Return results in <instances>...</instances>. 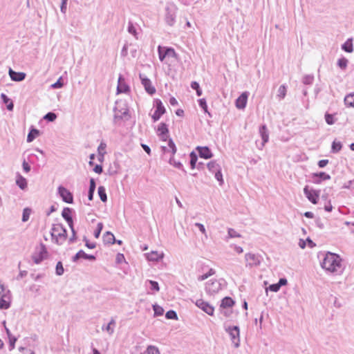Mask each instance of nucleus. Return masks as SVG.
<instances>
[{
	"instance_id": "nucleus-1",
	"label": "nucleus",
	"mask_w": 354,
	"mask_h": 354,
	"mask_svg": "<svg viewBox=\"0 0 354 354\" xmlns=\"http://www.w3.org/2000/svg\"><path fill=\"white\" fill-rule=\"evenodd\" d=\"M321 266L326 271L337 274H341L344 270L342 259L339 254L330 252L326 254L323 261L321 263Z\"/></svg>"
},
{
	"instance_id": "nucleus-2",
	"label": "nucleus",
	"mask_w": 354,
	"mask_h": 354,
	"mask_svg": "<svg viewBox=\"0 0 354 354\" xmlns=\"http://www.w3.org/2000/svg\"><path fill=\"white\" fill-rule=\"evenodd\" d=\"M50 235L53 241L55 243L61 245L66 240L67 231L62 224H53L51 228Z\"/></svg>"
},
{
	"instance_id": "nucleus-3",
	"label": "nucleus",
	"mask_w": 354,
	"mask_h": 354,
	"mask_svg": "<svg viewBox=\"0 0 354 354\" xmlns=\"http://www.w3.org/2000/svg\"><path fill=\"white\" fill-rule=\"evenodd\" d=\"M113 111L115 122L123 120L129 114L127 106L122 102H116Z\"/></svg>"
},
{
	"instance_id": "nucleus-4",
	"label": "nucleus",
	"mask_w": 354,
	"mask_h": 354,
	"mask_svg": "<svg viewBox=\"0 0 354 354\" xmlns=\"http://www.w3.org/2000/svg\"><path fill=\"white\" fill-rule=\"evenodd\" d=\"M48 252L44 243H41L39 247L35 248V251L32 256L35 263L39 264L48 257Z\"/></svg>"
},
{
	"instance_id": "nucleus-5",
	"label": "nucleus",
	"mask_w": 354,
	"mask_h": 354,
	"mask_svg": "<svg viewBox=\"0 0 354 354\" xmlns=\"http://www.w3.org/2000/svg\"><path fill=\"white\" fill-rule=\"evenodd\" d=\"M177 8L174 4L167 6L165 8V21L169 26H173L176 22Z\"/></svg>"
},
{
	"instance_id": "nucleus-6",
	"label": "nucleus",
	"mask_w": 354,
	"mask_h": 354,
	"mask_svg": "<svg viewBox=\"0 0 354 354\" xmlns=\"http://www.w3.org/2000/svg\"><path fill=\"white\" fill-rule=\"evenodd\" d=\"M245 259L246 261V266L257 267L260 266L261 263L262 257L257 254L246 253L245 254Z\"/></svg>"
},
{
	"instance_id": "nucleus-7",
	"label": "nucleus",
	"mask_w": 354,
	"mask_h": 354,
	"mask_svg": "<svg viewBox=\"0 0 354 354\" xmlns=\"http://www.w3.org/2000/svg\"><path fill=\"white\" fill-rule=\"evenodd\" d=\"M226 331L229 333L231 340L235 348L240 346L239 328L237 326H230L226 328Z\"/></svg>"
},
{
	"instance_id": "nucleus-8",
	"label": "nucleus",
	"mask_w": 354,
	"mask_h": 354,
	"mask_svg": "<svg viewBox=\"0 0 354 354\" xmlns=\"http://www.w3.org/2000/svg\"><path fill=\"white\" fill-rule=\"evenodd\" d=\"M304 193L306 198L313 203V204H317L318 203V199L319 197L320 191L319 190H315V189H310L308 186L306 185L304 188Z\"/></svg>"
},
{
	"instance_id": "nucleus-9",
	"label": "nucleus",
	"mask_w": 354,
	"mask_h": 354,
	"mask_svg": "<svg viewBox=\"0 0 354 354\" xmlns=\"http://www.w3.org/2000/svg\"><path fill=\"white\" fill-rule=\"evenodd\" d=\"M154 102L156 104V109L153 114L152 115L151 118L153 122H156L165 113L166 110L160 100L156 99Z\"/></svg>"
},
{
	"instance_id": "nucleus-10",
	"label": "nucleus",
	"mask_w": 354,
	"mask_h": 354,
	"mask_svg": "<svg viewBox=\"0 0 354 354\" xmlns=\"http://www.w3.org/2000/svg\"><path fill=\"white\" fill-rule=\"evenodd\" d=\"M58 194L64 202L69 204H72L73 203V196L72 193L64 187L59 186L58 187Z\"/></svg>"
},
{
	"instance_id": "nucleus-11",
	"label": "nucleus",
	"mask_w": 354,
	"mask_h": 354,
	"mask_svg": "<svg viewBox=\"0 0 354 354\" xmlns=\"http://www.w3.org/2000/svg\"><path fill=\"white\" fill-rule=\"evenodd\" d=\"M139 76L141 80V83L145 87L146 92L148 93L149 95L154 94L156 93V88L152 85L151 80L141 73L140 74Z\"/></svg>"
},
{
	"instance_id": "nucleus-12",
	"label": "nucleus",
	"mask_w": 354,
	"mask_h": 354,
	"mask_svg": "<svg viewBox=\"0 0 354 354\" xmlns=\"http://www.w3.org/2000/svg\"><path fill=\"white\" fill-rule=\"evenodd\" d=\"M196 305L209 315H213L214 309V307L205 302L203 299H198L196 302Z\"/></svg>"
},
{
	"instance_id": "nucleus-13",
	"label": "nucleus",
	"mask_w": 354,
	"mask_h": 354,
	"mask_svg": "<svg viewBox=\"0 0 354 354\" xmlns=\"http://www.w3.org/2000/svg\"><path fill=\"white\" fill-rule=\"evenodd\" d=\"M10 290L6 293H3L0 298V309L6 310L10 307V297L9 295Z\"/></svg>"
},
{
	"instance_id": "nucleus-14",
	"label": "nucleus",
	"mask_w": 354,
	"mask_h": 354,
	"mask_svg": "<svg viewBox=\"0 0 354 354\" xmlns=\"http://www.w3.org/2000/svg\"><path fill=\"white\" fill-rule=\"evenodd\" d=\"M259 131L262 139V142L259 147V149H261L264 147L265 144L268 142L269 132L266 124L260 126Z\"/></svg>"
},
{
	"instance_id": "nucleus-15",
	"label": "nucleus",
	"mask_w": 354,
	"mask_h": 354,
	"mask_svg": "<svg viewBox=\"0 0 354 354\" xmlns=\"http://www.w3.org/2000/svg\"><path fill=\"white\" fill-rule=\"evenodd\" d=\"M312 178L314 183L320 184L322 180H330V176L324 171H321L319 173H313Z\"/></svg>"
},
{
	"instance_id": "nucleus-16",
	"label": "nucleus",
	"mask_w": 354,
	"mask_h": 354,
	"mask_svg": "<svg viewBox=\"0 0 354 354\" xmlns=\"http://www.w3.org/2000/svg\"><path fill=\"white\" fill-rule=\"evenodd\" d=\"M201 158L204 159H209L213 156V154L208 147H197L196 148Z\"/></svg>"
},
{
	"instance_id": "nucleus-17",
	"label": "nucleus",
	"mask_w": 354,
	"mask_h": 354,
	"mask_svg": "<svg viewBox=\"0 0 354 354\" xmlns=\"http://www.w3.org/2000/svg\"><path fill=\"white\" fill-rule=\"evenodd\" d=\"M248 97V92H243L241 95L236 100V106L239 109H243L246 106L247 100Z\"/></svg>"
},
{
	"instance_id": "nucleus-18",
	"label": "nucleus",
	"mask_w": 354,
	"mask_h": 354,
	"mask_svg": "<svg viewBox=\"0 0 354 354\" xmlns=\"http://www.w3.org/2000/svg\"><path fill=\"white\" fill-rule=\"evenodd\" d=\"M9 75L12 80L15 82H21L23 81L26 78V73L23 72H16L13 71L12 68L9 69L8 71Z\"/></svg>"
},
{
	"instance_id": "nucleus-19",
	"label": "nucleus",
	"mask_w": 354,
	"mask_h": 354,
	"mask_svg": "<svg viewBox=\"0 0 354 354\" xmlns=\"http://www.w3.org/2000/svg\"><path fill=\"white\" fill-rule=\"evenodd\" d=\"M158 136L161 138V139L164 141H166L168 137L169 129L167 128V125L161 122L158 127Z\"/></svg>"
},
{
	"instance_id": "nucleus-20",
	"label": "nucleus",
	"mask_w": 354,
	"mask_h": 354,
	"mask_svg": "<svg viewBox=\"0 0 354 354\" xmlns=\"http://www.w3.org/2000/svg\"><path fill=\"white\" fill-rule=\"evenodd\" d=\"M117 91L118 93H126L129 91V86L125 83L122 75H120L118 78Z\"/></svg>"
},
{
	"instance_id": "nucleus-21",
	"label": "nucleus",
	"mask_w": 354,
	"mask_h": 354,
	"mask_svg": "<svg viewBox=\"0 0 354 354\" xmlns=\"http://www.w3.org/2000/svg\"><path fill=\"white\" fill-rule=\"evenodd\" d=\"M72 209L70 207H64L62 212V216L67 222L69 227L73 224V221L71 216Z\"/></svg>"
},
{
	"instance_id": "nucleus-22",
	"label": "nucleus",
	"mask_w": 354,
	"mask_h": 354,
	"mask_svg": "<svg viewBox=\"0 0 354 354\" xmlns=\"http://www.w3.org/2000/svg\"><path fill=\"white\" fill-rule=\"evenodd\" d=\"M146 258L150 261H158L163 258V254H159L157 251H151L145 254Z\"/></svg>"
},
{
	"instance_id": "nucleus-23",
	"label": "nucleus",
	"mask_w": 354,
	"mask_h": 354,
	"mask_svg": "<svg viewBox=\"0 0 354 354\" xmlns=\"http://www.w3.org/2000/svg\"><path fill=\"white\" fill-rule=\"evenodd\" d=\"M16 184L21 189H25L27 187V180L21 174H17Z\"/></svg>"
},
{
	"instance_id": "nucleus-24",
	"label": "nucleus",
	"mask_w": 354,
	"mask_h": 354,
	"mask_svg": "<svg viewBox=\"0 0 354 354\" xmlns=\"http://www.w3.org/2000/svg\"><path fill=\"white\" fill-rule=\"evenodd\" d=\"M103 241L104 243L113 244L115 242V239L111 232H106L103 235Z\"/></svg>"
},
{
	"instance_id": "nucleus-25",
	"label": "nucleus",
	"mask_w": 354,
	"mask_h": 354,
	"mask_svg": "<svg viewBox=\"0 0 354 354\" xmlns=\"http://www.w3.org/2000/svg\"><path fill=\"white\" fill-rule=\"evenodd\" d=\"M234 304V301L231 297H225L221 301V308H230L232 307Z\"/></svg>"
},
{
	"instance_id": "nucleus-26",
	"label": "nucleus",
	"mask_w": 354,
	"mask_h": 354,
	"mask_svg": "<svg viewBox=\"0 0 354 354\" xmlns=\"http://www.w3.org/2000/svg\"><path fill=\"white\" fill-rule=\"evenodd\" d=\"M96 184L95 181L93 178L90 179V185L88 192V198L89 201H92L93 199V195L95 190Z\"/></svg>"
},
{
	"instance_id": "nucleus-27",
	"label": "nucleus",
	"mask_w": 354,
	"mask_h": 354,
	"mask_svg": "<svg viewBox=\"0 0 354 354\" xmlns=\"http://www.w3.org/2000/svg\"><path fill=\"white\" fill-rule=\"evenodd\" d=\"M39 135V131L37 129L32 128L30 130L27 136V142H32Z\"/></svg>"
},
{
	"instance_id": "nucleus-28",
	"label": "nucleus",
	"mask_w": 354,
	"mask_h": 354,
	"mask_svg": "<svg viewBox=\"0 0 354 354\" xmlns=\"http://www.w3.org/2000/svg\"><path fill=\"white\" fill-rule=\"evenodd\" d=\"M344 104L348 107H354V93H349L345 96Z\"/></svg>"
},
{
	"instance_id": "nucleus-29",
	"label": "nucleus",
	"mask_w": 354,
	"mask_h": 354,
	"mask_svg": "<svg viewBox=\"0 0 354 354\" xmlns=\"http://www.w3.org/2000/svg\"><path fill=\"white\" fill-rule=\"evenodd\" d=\"M221 284L217 281H213L208 284L206 287L207 291L212 292H217L220 289Z\"/></svg>"
},
{
	"instance_id": "nucleus-30",
	"label": "nucleus",
	"mask_w": 354,
	"mask_h": 354,
	"mask_svg": "<svg viewBox=\"0 0 354 354\" xmlns=\"http://www.w3.org/2000/svg\"><path fill=\"white\" fill-rule=\"evenodd\" d=\"M209 171L212 173H214L216 171L221 169V166L216 162V160L210 161L207 165Z\"/></svg>"
},
{
	"instance_id": "nucleus-31",
	"label": "nucleus",
	"mask_w": 354,
	"mask_h": 354,
	"mask_svg": "<svg viewBox=\"0 0 354 354\" xmlns=\"http://www.w3.org/2000/svg\"><path fill=\"white\" fill-rule=\"evenodd\" d=\"M167 47H162L161 46H158V53L159 59L162 62L165 58L167 56L168 52L167 51Z\"/></svg>"
},
{
	"instance_id": "nucleus-32",
	"label": "nucleus",
	"mask_w": 354,
	"mask_h": 354,
	"mask_svg": "<svg viewBox=\"0 0 354 354\" xmlns=\"http://www.w3.org/2000/svg\"><path fill=\"white\" fill-rule=\"evenodd\" d=\"M342 50L347 53H352L353 50V46L351 39H348L342 46Z\"/></svg>"
},
{
	"instance_id": "nucleus-33",
	"label": "nucleus",
	"mask_w": 354,
	"mask_h": 354,
	"mask_svg": "<svg viewBox=\"0 0 354 354\" xmlns=\"http://www.w3.org/2000/svg\"><path fill=\"white\" fill-rule=\"evenodd\" d=\"M97 193H98L100 200L102 202H106L107 201V196H106V189H105L104 187L100 186L97 189Z\"/></svg>"
},
{
	"instance_id": "nucleus-34",
	"label": "nucleus",
	"mask_w": 354,
	"mask_h": 354,
	"mask_svg": "<svg viewBox=\"0 0 354 354\" xmlns=\"http://www.w3.org/2000/svg\"><path fill=\"white\" fill-rule=\"evenodd\" d=\"M287 88L285 85H281L278 89L277 97L281 100H283L286 95Z\"/></svg>"
},
{
	"instance_id": "nucleus-35",
	"label": "nucleus",
	"mask_w": 354,
	"mask_h": 354,
	"mask_svg": "<svg viewBox=\"0 0 354 354\" xmlns=\"http://www.w3.org/2000/svg\"><path fill=\"white\" fill-rule=\"evenodd\" d=\"M190 157V166L192 169H194L196 167V162L198 160V156L194 151H192L189 154Z\"/></svg>"
},
{
	"instance_id": "nucleus-36",
	"label": "nucleus",
	"mask_w": 354,
	"mask_h": 354,
	"mask_svg": "<svg viewBox=\"0 0 354 354\" xmlns=\"http://www.w3.org/2000/svg\"><path fill=\"white\" fill-rule=\"evenodd\" d=\"M191 88L196 91L197 96H201L203 93L202 90L200 87L199 84L196 82L193 81L191 83Z\"/></svg>"
},
{
	"instance_id": "nucleus-37",
	"label": "nucleus",
	"mask_w": 354,
	"mask_h": 354,
	"mask_svg": "<svg viewBox=\"0 0 354 354\" xmlns=\"http://www.w3.org/2000/svg\"><path fill=\"white\" fill-rule=\"evenodd\" d=\"M127 30H128L129 33L133 35L136 39H138V32H137L136 28L131 21L129 22Z\"/></svg>"
},
{
	"instance_id": "nucleus-38",
	"label": "nucleus",
	"mask_w": 354,
	"mask_h": 354,
	"mask_svg": "<svg viewBox=\"0 0 354 354\" xmlns=\"http://www.w3.org/2000/svg\"><path fill=\"white\" fill-rule=\"evenodd\" d=\"M141 354H160L159 350L154 346H149L147 350Z\"/></svg>"
},
{
	"instance_id": "nucleus-39",
	"label": "nucleus",
	"mask_w": 354,
	"mask_h": 354,
	"mask_svg": "<svg viewBox=\"0 0 354 354\" xmlns=\"http://www.w3.org/2000/svg\"><path fill=\"white\" fill-rule=\"evenodd\" d=\"M153 309L154 311V316H160L164 313V309L162 307L158 306V304L153 305Z\"/></svg>"
},
{
	"instance_id": "nucleus-40",
	"label": "nucleus",
	"mask_w": 354,
	"mask_h": 354,
	"mask_svg": "<svg viewBox=\"0 0 354 354\" xmlns=\"http://www.w3.org/2000/svg\"><path fill=\"white\" fill-rule=\"evenodd\" d=\"M30 214H31V209H30L28 207L24 208L23 210V214H22V218H21L22 221L23 222L28 221L30 218Z\"/></svg>"
},
{
	"instance_id": "nucleus-41",
	"label": "nucleus",
	"mask_w": 354,
	"mask_h": 354,
	"mask_svg": "<svg viewBox=\"0 0 354 354\" xmlns=\"http://www.w3.org/2000/svg\"><path fill=\"white\" fill-rule=\"evenodd\" d=\"M198 105L200 106V107L205 112V113H207L208 115L211 117V115L210 113L208 112L207 111V102H206V100L205 98H201V99H199L198 100Z\"/></svg>"
},
{
	"instance_id": "nucleus-42",
	"label": "nucleus",
	"mask_w": 354,
	"mask_h": 354,
	"mask_svg": "<svg viewBox=\"0 0 354 354\" xmlns=\"http://www.w3.org/2000/svg\"><path fill=\"white\" fill-rule=\"evenodd\" d=\"M313 80L314 76L313 75H306L302 79V82L306 85H310L313 84Z\"/></svg>"
},
{
	"instance_id": "nucleus-43",
	"label": "nucleus",
	"mask_w": 354,
	"mask_h": 354,
	"mask_svg": "<svg viewBox=\"0 0 354 354\" xmlns=\"http://www.w3.org/2000/svg\"><path fill=\"white\" fill-rule=\"evenodd\" d=\"M78 253L80 256V258L91 260V261L95 260V257L94 255L88 254L85 253L82 250H80V251H78Z\"/></svg>"
},
{
	"instance_id": "nucleus-44",
	"label": "nucleus",
	"mask_w": 354,
	"mask_h": 354,
	"mask_svg": "<svg viewBox=\"0 0 354 354\" xmlns=\"http://www.w3.org/2000/svg\"><path fill=\"white\" fill-rule=\"evenodd\" d=\"M115 322L112 318L106 327H104V326L102 327V330H106L109 333V334L111 335L114 332L113 328H111V325H115Z\"/></svg>"
},
{
	"instance_id": "nucleus-45",
	"label": "nucleus",
	"mask_w": 354,
	"mask_h": 354,
	"mask_svg": "<svg viewBox=\"0 0 354 354\" xmlns=\"http://www.w3.org/2000/svg\"><path fill=\"white\" fill-rule=\"evenodd\" d=\"M106 143L102 142L97 147L98 156L104 157V155L106 153Z\"/></svg>"
},
{
	"instance_id": "nucleus-46",
	"label": "nucleus",
	"mask_w": 354,
	"mask_h": 354,
	"mask_svg": "<svg viewBox=\"0 0 354 354\" xmlns=\"http://www.w3.org/2000/svg\"><path fill=\"white\" fill-rule=\"evenodd\" d=\"M342 145L340 142L334 141L332 144L331 151L333 153H337L342 149Z\"/></svg>"
},
{
	"instance_id": "nucleus-47",
	"label": "nucleus",
	"mask_w": 354,
	"mask_h": 354,
	"mask_svg": "<svg viewBox=\"0 0 354 354\" xmlns=\"http://www.w3.org/2000/svg\"><path fill=\"white\" fill-rule=\"evenodd\" d=\"M64 269L62 265V263L61 261H58L56 265L55 268V272L56 274L58 276H61L64 274Z\"/></svg>"
},
{
	"instance_id": "nucleus-48",
	"label": "nucleus",
	"mask_w": 354,
	"mask_h": 354,
	"mask_svg": "<svg viewBox=\"0 0 354 354\" xmlns=\"http://www.w3.org/2000/svg\"><path fill=\"white\" fill-rule=\"evenodd\" d=\"M56 118L57 115L53 112H48L44 116V119L48 122H53Z\"/></svg>"
},
{
	"instance_id": "nucleus-49",
	"label": "nucleus",
	"mask_w": 354,
	"mask_h": 354,
	"mask_svg": "<svg viewBox=\"0 0 354 354\" xmlns=\"http://www.w3.org/2000/svg\"><path fill=\"white\" fill-rule=\"evenodd\" d=\"M347 64H348V59H346L345 57L340 58L337 61V66L341 69H343V70L345 69L347 66Z\"/></svg>"
},
{
	"instance_id": "nucleus-50",
	"label": "nucleus",
	"mask_w": 354,
	"mask_h": 354,
	"mask_svg": "<svg viewBox=\"0 0 354 354\" xmlns=\"http://www.w3.org/2000/svg\"><path fill=\"white\" fill-rule=\"evenodd\" d=\"M165 317L168 319H177L178 315L176 311L170 310L166 313Z\"/></svg>"
},
{
	"instance_id": "nucleus-51",
	"label": "nucleus",
	"mask_w": 354,
	"mask_h": 354,
	"mask_svg": "<svg viewBox=\"0 0 354 354\" xmlns=\"http://www.w3.org/2000/svg\"><path fill=\"white\" fill-rule=\"evenodd\" d=\"M215 178L219 182V184L221 185L223 184V175L221 173V169L214 172Z\"/></svg>"
},
{
	"instance_id": "nucleus-52",
	"label": "nucleus",
	"mask_w": 354,
	"mask_h": 354,
	"mask_svg": "<svg viewBox=\"0 0 354 354\" xmlns=\"http://www.w3.org/2000/svg\"><path fill=\"white\" fill-rule=\"evenodd\" d=\"M325 120L328 124L332 125L335 123V120L333 118V115L326 113L325 114Z\"/></svg>"
},
{
	"instance_id": "nucleus-53",
	"label": "nucleus",
	"mask_w": 354,
	"mask_h": 354,
	"mask_svg": "<svg viewBox=\"0 0 354 354\" xmlns=\"http://www.w3.org/2000/svg\"><path fill=\"white\" fill-rule=\"evenodd\" d=\"M102 228H103V224L102 223H99L97 225V228L95 229V232H94V236L97 239L99 238L100 235V233L102 230Z\"/></svg>"
},
{
	"instance_id": "nucleus-54",
	"label": "nucleus",
	"mask_w": 354,
	"mask_h": 354,
	"mask_svg": "<svg viewBox=\"0 0 354 354\" xmlns=\"http://www.w3.org/2000/svg\"><path fill=\"white\" fill-rule=\"evenodd\" d=\"M280 288H281L280 285H279L278 283H273V284L270 285L269 287L268 288H266V291L268 290H269L272 292H277L279 290Z\"/></svg>"
},
{
	"instance_id": "nucleus-55",
	"label": "nucleus",
	"mask_w": 354,
	"mask_h": 354,
	"mask_svg": "<svg viewBox=\"0 0 354 354\" xmlns=\"http://www.w3.org/2000/svg\"><path fill=\"white\" fill-rule=\"evenodd\" d=\"M64 86L62 78L59 77L56 82L51 85L53 88H60Z\"/></svg>"
},
{
	"instance_id": "nucleus-56",
	"label": "nucleus",
	"mask_w": 354,
	"mask_h": 354,
	"mask_svg": "<svg viewBox=\"0 0 354 354\" xmlns=\"http://www.w3.org/2000/svg\"><path fill=\"white\" fill-rule=\"evenodd\" d=\"M148 282L150 283L151 289L152 290H155V291H157V292L159 291L160 288H159L158 283L157 281H153V280H148Z\"/></svg>"
},
{
	"instance_id": "nucleus-57",
	"label": "nucleus",
	"mask_w": 354,
	"mask_h": 354,
	"mask_svg": "<svg viewBox=\"0 0 354 354\" xmlns=\"http://www.w3.org/2000/svg\"><path fill=\"white\" fill-rule=\"evenodd\" d=\"M168 146L171 150V154L174 156L176 152V147L175 143L174 142L171 138L169 139Z\"/></svg>"
},
{
	"instance_id": "nucleus-58",
	"label": "nucleus",
	"mask_w": 354,
	"mask_h": 354,
	"mask_svg": "<svg viewBox=\"0 0 354 354\" xmlns=\"http://www.w3.org/2000/svg\"><path fill=\"white\" fill-rule=\"evenodd\" d=\"M228 236L230 238L241 237V234L232 228L228 229Z\"/></svg>"
},
{
	"instance_id": "nucleus-59",
	"label": "nucleus",
	"mask_w": 354,
	"mask_h": 354,
	"mask_svg": "<svg viewBox=\"0 0 354 354\" xmlns=\"http://www.w3.org/2000/svg\"><path fill=\"white\" fill-rule=\"evenodd\" d=\"M71 230V232H72V236L70 237L68 241L70 243H73L75 240H76V232L74 229V226H73V224L71 225V227H69Z\"/></svg>"
},
{
	"instance_id": "nucleus-60",
	"label": "nucleus",
	"mask_w": 354,
	"mask_h": 354,
	"mask_svg": "<svg viewBox=\"0 0 354 354\" xmlns=\"http://www.w3.org/2000/svg\"><path fill=\"white\" fill-rule=\"evenodd\" d=\"M167 51L168 52V57H171L173 58H177V53L175 52L174 49L170 47L167 48Z\"/></svg>"
},
{
	"instance_id": "nucleus-61",
	"label": "nucleus",
	"mask_w": 354,
	"mask_h": 354,
	"mask_svg": "<svg viewBox=\"0 0 354 354\" xmlns=\"http://www.w3.org/2000/svg\"><path fill=\"white\" fill-rule=\"evenodd\" d=\"M67 1L68 0H62V3H61V6H60V10H61V12L64 14H65L66 12V10H67Z\"/></svg>"
},
{
	"instance_id": "nucleus-62",
	"label": "nucleus",
	"mask_w": 354,
	"mask_h": 354,
	"mask_svg": "<svg viewBox=\"0 0 354 354\" xmlns=\"http://www.w3.org/2000/svg\"><path fill=\"white\" fill-rule=\"evenodd\" d=\"M124 261H125V259H124V256L123 254L118 253L116 255L115 261L117 263H121L122 262H123Z\"/></svg>"
},
{
	"instance_id": "nucleus-63",
	"label": "nucleus",
	"mask_w": 354,
	"mask_h": 354,
	"mask_svg": "<svg viewBox=\"0 0 354 354\" xmlns=\"http://www.w3.org/2000/svg\"><path fill=\"white\" fill-rule=\"evenodd\" d=\"M23 169L25 172L28 173L30 171V166L28 163V162L24 159L22 162Z\"/></svg>"
},
{
	"instance_id": "nucleus-64",
	"label": "nucleus",
	"mask_w": 354,
	"mask_h": 354,
	"mask_svg": "<svg viewBox=\"0 0 354 354\" xmlns=\"http://www.w3.org/2000/svg\"><path fill=\"white\" fill-rule=\"evenodd\" d=\"M9 338V344H10V350H12L15 348V344L17 341V338L14 336L10 337Z\"/></svg>"
}]
</instances>
